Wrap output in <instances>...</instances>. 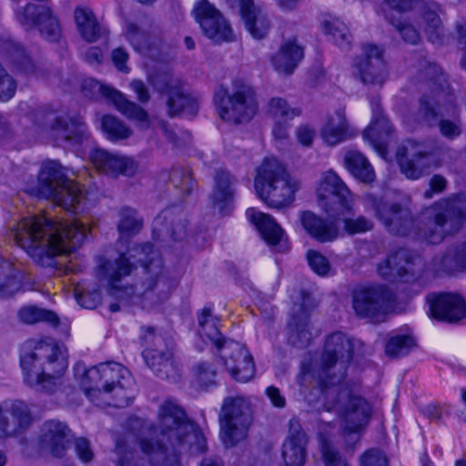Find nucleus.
<instances>
[{
	"instance_id": "40",
	"label": "nucleus",
	"mask_w": 466,
	"mask_h": 466,
	"mask_svg": "<svg viewBox=\"0 0 466 466\" xmlns=\"http://www.w3.org/2000/svg\"><path fill=\"white\" fill-rule=\"evenodd\" d=\"M218 319L211 313L210 309L205 308L198 316L199 334L202 338L209 339L220 351L225 340L218 328Z\"/></svg>"
},
{
	"instance_id": "28",
	"label": "nucleus",
	"mask_w": 466,
	"mask_h": 466,
	"mask_svg": "<svg viewBox=\"0 0 466 466\" xmlns=\"http://www.w3.org/2000/svg\"><path fill=\"white\" fill-rule=\"evenodd\" d=\"M308 438L298 422H290L282 445L283 466H304L308 456Z\"/></svg>"
},
{
	"instance_id": "59",
	"label": "nucleus",
	"mask_w": 466,
	"mask_h": 466,
	"mask_svg": "<svg viewBox=\"0 0 466 466\" xmlns=\"http://www.w3.org/2000/svg\"><path fill=\"white\" fill-rule=\"evenodd\" d=\"M75 449L78 458L83 462H88L92 461L94 453L90 449L89 441L85 438H79L76 440Z\"/></svg>"
},
{
	"instance_id": "54",
	"label": "nucleus",
	"mask_w": 466,
	"mask_h": 466,
	"mask_svg": "<svg viewBox=\"0 0 466 466\" xmlns=\"http://www.w3.org/2000/svg\"><path fill=\"white\" fill-rule=\"evenodd\" d=\"M75 295L77 303L85 309H93L100 301V294L97 290L89 292L86 289H82L80 287H76Z\"/></svg>"
},
{
	"instance_id": "25",
	"label": "nucleus",
	"mask_w": 466,
	"mask_h": 466,
	"mask_svg": "<svg viewBox=\"0 0 466 466\" xmlns=\"http://www.w3.org/2000/svg\"><path fill=\"white\" fill-rule=\"evenodd\" d=\"M422 266L420 256L408 249H399L391 253L378 265V273L385 279H394L397 277H405L409 274L415 276L417 270Z\"/></svg>"
},
{
	"instance_id": "62",
	"label": "nucleus",
	"mask_w": 466,
	"mask_h": 466,
	"mask_svg": "<svg viewBox=\"0 0 466 466\" xmlns=\"http://www.w3.org/2000/svg\"><path fill=\"white\" fill-rule=\"evenodd\" d=\"M298 141L304 147H310L315 137V130L308 126H299L296 130Z\"/></svg>"
},
{
	"instance_id": "64",
	"label": "nucleus",
	"mask_w": 466,
	"mask_h": 466,
	"mask_svg": "<svg viewBox=\"0 0 466 466\" xmlns=\"http://www.w3.org/2000/svg\"><path fill=\"white\" fill-rule=\"evenodd\" d=\"M266 395L269 399L271 404L279 409L284 408L286 405V399L281 394L280 390L275 386H269L266 389Z\"/></svg>"
},
{
	"instance_id": "57",
	"label": "nucleus",
	"mask_w": 466,
	"mask_h": 466,
	"mask_svg": "<svg viewBox=\"0 0 466 466\" xmlns=\"http://www.w3.org/2000/svg\"><path fill=\"white\" fill-rule=\"evenodd\" d=\"M371 228L372 222L362 216L357 218L344 219V229L350 234L363 233Z\"/></svg>"
},
{
	"instance_id": "32",
	"label": "nucleus",
	"mask_w": 466,
	"mask_h": 466,
	"mask_svg": "<svg viewBox=\"0 0 466 466\" xmlns=\"http://www.w3.org/2000/svg\"><path fill=\"white\" fill-rule=\"evenodd\" d=\"M50 136L57 142L81 143L88 137L86 124L80 117L58 116L50 128Z\"/></svg>"
},
{
	"instance_id": "18",
	"label": "nucleus",
	"mask_w": 466,
	"mask_h": 466,
	"mask_svg": "<svg viewBox=\"0 0 466 466\" xmlns=\"http://www.w3.org/2000/svg\"><path fill=\"white\" fill-rule=\"evenodd\" d=\"M150 84L159 93L167 96L168 114L193 116L198 112V102L187 92L181 81L168 73H161L149 78Z\"/></svg>"
},
{
	"instance_id": "20",
	"label": "nucleus",
	"mask_w": 466,
	"mask_h": 466,
	"mask_svg": "<svg viewBox=\"0 0 466 466\" xmlns=\"http://www.w3.org/2000/svg\"><path fill=\"white\" fill-rule=\"evenodd\" d=\"M15 18L25 30L38 27L43 37L49 41H56L60 37L59 22L46 5L27 4L15 10Z\"/></svg>"
},
{
	"instance_id": "42",
	"label": "nucleus",
	"mask_w": 466,
	"mask_h": 466,
	"mask_svg": "<svg viewBox=\"0 0 466 466\" xmlns=\"http://www.w3.org/2000/svg\"><path fill=\"white\" fill-rule=\"evenodd\" d=\"M143 226V219L137 212L128 207H123L118 211L117 229L120 240L137 234Z\"/></svg>"
},
{
	"instance_id": "39",
	"label": "nucleus",
	"mask_w": 466,
	"mask_h": 466,
	"mask_svg": "<svg viewBox=\"0 0 466 466\" xmlns=\"http://www.w3.org/2000/svg\"><path fill=\"white\" fill-rule=\"evenodd\" d=\"M147 365L159 377H168L173 370V352L171 349H147L143 351Z\"/></svg>"
},
{
	"instance_id": "19",
	"label": "nucleus",
	"mask_w": 466,
	"mask_h": 466,
	"mask_svg": "<svg viewBox=\"0 0 466 466\" xmlns=\"http://www.w3.org/2000/svg\"><path fill=\"white\" fill-rule=\"evenodd\" d=\"M194 14L204 35L214 43L221 44L236 40V35L229 22L208 0H198Z\"/></svg>"
},
{
	"instance_id": "16",
	"label": "nucleus",
	"mask_w": 466,
	"mask_h": 466,
	"mask_svg": "<svg viewBox=\"0 0 466 466\" xmlns=\"http://www.w3.org/2000/svg\"><path fill=\"white\" fill-rule=\"evenodd\" d=\"M221 438L227 447L245 439L251 423L249 404L243 397H228L220 413Z\"/></svg>"
},
{
	"instance_id": "50",
	"label": "nucleus",
	"mask_w": 466,
	"mask_h": 466,
	"mask_svg": "<svg viewBox=\"0 0 466 466\" xmlns=\"http://www.w3.org/2000/svg\"><path fill=\"white\" fill-rule=\"evenodd\" d=\"M310 268L319 276H327L331 268L327 258L315 250H309L307 255Z\"/></svg>"
},
{
	"instance_id": "9",
	"label": "nucleus",
	"mask_w": 466,
	"mask_h": 466,
	"mask_svg": "<svg viewBox=\"0 0 466 466\" xmlns=\"http://www.w3.org/2000/svg\"><path fill=\"white\" fill-rule=\"evenodd\" d=\"M420 66L423 67V71L420 73V77L427 82V86L432 93V97L428 95L422 96L416 113L406 117V124L411 128H415L418 125L433 126L439 114L436 106L441 112L447 114L454 115L456 111L454 96L449 89L441 68L427 60L421 61Z\"/></svg>"
},
{
	"instance_id": "4",
	"label": "nucleus",
	"mask_w": 466,
	"mask_h": 466,
	"mask_svg": "<svg viewBox=\"0 0 466 466\" xmlns=\"http://www.w3.org/2000/svg\"><path fill=\"white\" fill-rule=\"evenodd\" d=\"M11 237L36 263L52 266L55 256L80 247L90 228L75 219L71 223L53 220L44 215L23 218L10 228Z\"/></svg>"
},
{
	"instance_id": "17",
	"label": "nucleus",
	"mask_w": 466,
	"mask_h": 466,
	"mask_svg": "<svg viewBox=\"0 0 466 466\" xmlns=\"http://www.w3.org/2000/svg\"><path fill=\"white\" fill-rule=\"evenodd\" d=\"M81 90L85 96L93 99L103 96L111 100L117 110L127 118L135 121L137 126L146 129L149 126L147 113L135 102L129 101L118 90L103 85L94 78H86L81 85Z\"/></svg>"
},
{
	"instance_id": "24",
	"label": "nucleus",
	"mask_w": 466,
	"mask_h": 466,
	"mask_svg": "<svg viewBox=\"0 0 466 466\" xmlns=\"http://www.w3.org/2000/svg\"><path fill=\"white\" fill-rule=\"evenodd\" d=\"M31 422L32 415L25 402L16 400L0 405V437L15 435Z\"/></svg>"
},
{
	"instance_id": "22",
	"label": "nucleus",
	"mask_w": 466,
	"mask_h": 466,
	"mask_svg": "<svg viewBox=\"0 0 466 466\" xmlns=\"http://www.w3.org/2000/svg\"><path fill=\"white\" fill-rule=\"evenodd\" d=\"M421 145L409 140L403 149L406 156H399L398 162L402 174L410 179H419L431 167H440V163L432 161V156L421 148Z\"/></svg>"
},
{
	"instance_id": "3",
	"label": "nucleus",
	"mask_w": 466,
	"mask_h": 466,
	"mask_svg": "<svg viewBox=\"0 0 466 466\" xmlns=\"http://www.w3.org/2000/svg\"><path fill=\"white\" fill-rule=\"evenodd\" d=\"M136 262L141 263L144 267L145 277L135 302L139 303L144 309H150L166 299L174 288V281L165 273L162 259L151 244L147 243L129 248L126 252L97 258V275L106 280L112 289H117L118 282L131 274Z\"/></svg>"
},
{
	"instance_id": "31",
	"label": "nucleus",
	"mask_w": 466,
	"mask_h": 466,
	"mask_svg": "<svg viewBox=\"0 0 466 466\" xmlns=\"http://www.w3.org/2000/svg\"><path fill=\"white\" fill-rule=\"evenodd\" d=\"M393 128L389 119L379 108H373V119L363 131V139L368 142L378 154L385 157L390 141L392 138Z\"/></svg>"
},
{
	"instance_id": "47",
	"label": "nucleus",
	"mask_w": 466,
	"mask_h": 466,
	"mask_svg": "<svg viewBox=\"0 0 466 466\" xmlns=\"http://www.w3.org/2000/svg\"><path fill=\"white\" fill-rule=\"evenodd\" d=\"M425 34L432 44H441L445 37V30L439 15L433 11H427L423 15Z\"/></svg>"
},
{
	"instance_id": "15",
	"label": "nucleus",
	"mask_w": 466,
	"mask_h": 466,
	"mask_svg": "<svg viewBox=\"0 0 466 466\" xmlns=\"http://www.w3.org/2000/svg\"><path fill=\"white\" fill-rule=\"evenodd\" d=\"M360 55L352 59V75L364 86H382L389 76L383 48L375 44L365 43L360 46Z\"/></svg>"
},
{
	"instance_id": "10",
	"label": "nucleus",
	"mask_w": 466,
	"mask_h": 466,
	"mask_svg": "<svg viewBox=\"0 0 466 466\" xmlns=\"http://www.w3.org/2000/svg\"><path fill=\"white\" fill-rule=\"evenodd\" d=\"M360 345V341L342 332L330 334L326 340L319 367L311 373V370L303 365L300 383H311V379L316 380L319 386L342 382L354 351Z\"/></svg>"
},
{
	"instance_id": "1",
	"label": "nucleus",
	"mask_w": 466,
	"mask_h": 466,
	"mask_svg": "<svg viewBox=\"0 0 466 466\" xmlns=\"http://www.w3.org/2000/svg\"><path fill=\"white\" fill-rule=\"evenodd\" d=\"M129 427L138 430L143 458H135L132 451H124L116 446L120 456L119 466H181L177 453L192 447V441L198 442V450L202 451V435L195 430L187 417L185 410L174 400H167L160 404L156 425L147 420L135 418L129 421Z\"/></svg>"
},
{
	"instance_id": "33",
	"label": "nucleus",
	"mask_w": 466,
	"mask_h": 466,
	"mask_svg": "<svg viewBox=\"0 0 466 466\" xmlns=\"http://www.w3.org/2000/svg\"><path fill=\"white\" fill-rule=\"evenodd\" d=\"M304 56L303 47L297 39L285 40L278 52L271 56V63L279 74L291 75Z\"/></svg>"
},
{
	"instance_id": "34",
	"label": "nucleus",
	"mask_w": 466,
	"mask_h": 466,
	"mask_svg": "<svg viewBox=\"0 0 466 466\" xmlns=\"http://www.w3.org/2000/svg\"><path fill=\"white\" fill-rule=\"evenodd\" d=\"M246 214L268 245L271 247L282 246L284 231L271 216L254 208H248Z\"/></svg>"
},
{
	"instance_id": "8",
	"label": "nucleus",
	"mask_w": 466,
	"mask_h": 466,
	"mask_svg": "<svg viewBox=\"0 0 466 466\" xmlns=\"http://www.w3.org/2000/svg\"><path fill=\"white\" fill-rule=\"evenodd\" d=\"M319 387L326 410L337 413L343 433H358L368 425L372 408L348 385L331 382Z\"/></svg>"
},
{
	"instance_id": "53",
	"label": "nucleus",
	"mask_w": 466,
	"mask_h": 466,
	"mask_svg": "<svg viewBox=\"0 0 466 466\" xmlns=\"http://www.w3.org/2000/svg\"><path fill=\"white\" fill-rule=\"evenodd\" d=\"M321 453L325 466H350L347 461L327 441L321 444Z\"/></svg>"
},
{
	"instance_id": "49",
	"label": "nucleus",
	"mask_w": 466,
	"mask_h": 466,
	"mask_svg": "<svg viewBox=\"0 0 466 466\" xmlns=\"http://www.w3.org/2000/svg\"><path fill=\"white\" fill-rule=\"evenodd\" d=\"M127 38L138 52L146 53L150 49L149 36L134 24L127 25Z\"/></svg>"
},
{
	"instance_id": "23",
	"label": "nucleus",
	"mask_w": 466,
	"mask_h": 466,
	"mask_svg": "<svg viewBox=\"0 0 466 466\" xmlns=\"http://www.w3.org/2000/svg\"><path fill=\"white\" fill-rule=\"evenodd\" d=\"M177 208L163 210L153 220V238L170 246L171 240H183L187 236L186 220Z\"/></svg>"
},
{
	"instance_id": "55",
	"label": "nucleus",
	"mask_w": 466,
	"mask_h": 466,
	"mask_svg": "<svg viewBox=\"0 0 466 466\" xmlns=\"http://www.w3.org/2000/svg\"><path fill=\"white\" fill-rule=\"evenodd\" d=\"M360 466H388L385 454L378 449H370L362 454L360 460Z\"/></svg>"
},
{
	"instance_id": "56",
	"label": "nucleus",
	"mask_w": 466,
	"mask_h": 466,
	"mask_svg": "<svg viewBox=\"0 0 466 466\" xmlns=\"http://www.w3.org/2000/svg\"><path fill=\"white\" fill-rule=\"evenodd\" d=\"M195 376L199 386L208 387L214 383L216 371L208 363H200L196 367Z\"/></svg>"
},
{
	"instance_id": "45",
	"label": "nucleus",
	"mask_w": 466,
	"mask_h": 466,
	"mask_svg": "<svg viewBox=\"0 0 466 466\" xmlns=\"http://www.w3.org/2000/svg\"><path fill=\"white\" fill-rule=\"evenodd\" d=\"M414 346V338L410 333L398 331L390 335L385 352L389 357L398 358L408 354Z\"/></svg>"
},
{
	"instance_id": "52",
	"label": "nucleus",
	"mask_w": 466,
	"mask_h": 466,
	"mask_svg": "<svg viewBox=\"0 0 466 466\" xmlns=\"http://www.w3.org/2000/svg\"><path fill=\"white\" fill-rule=\"evenodd\" d=\"M16 83L0 65V100L8 101L15 94Z\"/></svg>"
},
{
	"instance_id": "26",
	"label": "nucleus",
	"mask_w": 466,
	"mask_h": 466,
	"mask_svg": "<svg viewBox=\"0 0 466 466\" xmlns=\"http://www.w3.org/2000/svg\"><path fill=\"white\" fill-rule=\"evenodd\" d=\"M90 160L100 173L110 176L130 177L137 170V164L132 157L110 153L100 148L91 151Z\"/></svg>"
},
{
	"instance_id": "5",
	"label": "nucleus",
	"mask_w": 466,
	"mask_h": 466,
	"mask_svg": "<svg viewBox=\"0 0 466 466\" xmlns=\"http://www.w3.org/2000/svg\"><path fill=\"white\" fill-rule=\"evenodd\" d=\"M20 365L28 386L50 394L66 391L68 385L63 378L68 367L66 350L53 339L25 343Z\"/></svg>"
},
{
	"instance_id": "36",
	"label": "nucleus",
	"mask_w": 466,
	"mask_h": 466,
	"mask_svg": "<svg viewBox=\"0 0 466 466\" xmlns=\"http://www.w3.org/2000/svg\"><path fill=\"white\" fill-rule=\"evenodd\" d=\"M19 319L26 324H34L39 321H46L53 327L59 328L61 333L67 337L70 324L67 319L60 321L57 315L50 310L40 309L35 306H26L18 312Z\"/></svg>"
},
{
	"instance_id": "6",
	"label": "nucleus",
	"mask_w": 466,
	"mask_h": 466,
	"mask_svg": "<svg viewBox=\"0 0 466 466\" xmlns=\"http://www.w3.org/2000/svg\"><path fill=\"white\" fill-rule=\"evenodd\" d=\"M317 193L320 205L325 209L330 220L319 218L311 211L300 215V221L305 230L319 242H330L339 236L338 219L350 211L354 203V198L341 178L332 170L322 174Z\"/></svg>"
},
{
	"instance_id": "46",
	"label": "nucleus",
	"mask_w": 466,
	"mask_h": 466,
	"mask_svg": "<svg viewBox=\"0 0 466 466\" xmlns=\"http://www.w3.org/2000/svg\"><path fill=\"white\" fill-rule=\"evenodd\" d=\"M268 112L274 122H289L300 115V110L297 107H292L283 98H272L268 106Z\"/></svg>"
},
{
	"instance_id": "48",
	"label": "nucleus",
	"mask_w": 466,
	"mask_h": 466,
	"mask_svg": "<svg viewBox=\"0 0 466 466\" xmlns=\"http://www.w3.org/2000/svg\"><path fill=\"white\" fill-rule=\"evenodd\" d=\"M102 128L107 135L108 139L112 141L125 139L131 135V130L113 116L103 117Z\"/></svg>"
},
{
	"instance_id": "14",
	"label": "nucleus",
	"mask_w": 466,
	"mask_h": 466,
	"mask_svg": "<svg viewBox=\"0 0 466 466\" xmlns=\"http://www.w3.org/2000/svg\"><path fill=\"white\" fill-rule=\"evenodd\" d=\"M394 295L385 285L358 287L352 293V307L357 316L371 322H381L390 312Z\"/></svg>"
},
{
	"instance_id": "27",
	"label": "nucleus",
	"mask_w": 466,
	"mask_h": 466,
	"mask_svg": "<svg viewBox=\"0 0 466 466\" xmlns=\"http://www.w3.org/2000/svg\"><path fill=\"white\" fill-rule=\"evenodd\" d=\"M356 134L349 123L343 108L329 114L319 131L323 143L329 147L341 144L354 137Z\"/></svg>"
},
{
	"instance_id": "21",
	"label": "nucleus",
	"mask_w": 466,
	"mask_h": 466,
	"mask_svg": "<svg viewBox=\"0 0 466 466\" xmlns=\"http://www.w3.org/2000/svg\"><path fill=\"white\" fill-rule=\"evenodd\" d=\"M219 357L237 381L247 382L255 375V364L248 350L238 342L230 340L220 349Z\"/></svg>"
},
{
	"instance_id": "30",
	"label": "nucleus",
	"mask_w": 466,
	"mask_h": 466,
	"mask_svg": "<svg viewBox=\"0 0 466 466\" xmlns=\"http://www.w3.org/2000/svg\"><path fill=\"white\" fill-rule=\"evenodd\" d=\"M431 311L435 319L457 322L466 318V302L457 294H440L429 299Z\"/></svg>"
},
{
	"instance_id": "2",
	"label": "nucleus",
	"mask_w": 466,
	"mask_h": 466,
	"mask_svg": "<svg viewBox=\"0 0 466 466\" xmlns=\"http://www.w3.org/2000/svg\"><path fill=\"white\" fill-rule=\"evenodd\" d=\"M365 206L371 209L387 231L396 236L417 235L431 244L440 243L446 235L458 230L466 216V200L460 195L443 198L425 208L414 219L408 201L385 203L373 195L364 197Z\"/></svg>"
},
{
	"instance_id": "11",
	"label": "nucleus",
	"mask_w": 466,
	"mask_h": 466,
	"mask_svg": "<svg viewBox=\"0 0 466 466\" xmlns=\"http://www.w3.org/2000/svg\"><path fill=\"white\" fill-rule=\"evenodd\" d=\"M299 187V181L291 177L275 157L265 158L258 169L255 188L259 198L270 208L289 207Z\"/></svg>"
},
{
	"instance_id": "13",
	"label": "nucleus",
	"mask_w": 466,
	"mask_h": 466,
	"mask_svg": "<svg viewBox=\"0 0 466 466\" xmlns=\"http://www.w3.org/2000/svg\"><path fill=\"white\" fill-rule=\"evenodd\" d=\"M214 104L219 117L226 122H249L257 114L258 100L253 87L243 80H235L232 88L220 86L214 94Z\"/></svg>"
},
{
	"instance_id": "38",
	"label": "nucleus",
	"mask_w": 466,
	"mask_h": 466,
	"mask_svg": "<svg viewBox=\"0 0 466 466\" xmlns=\"http://www.w3.org/2000/svg\"><path fill=\"white\" fill-rule=\"evenodd\" d=\"M75 21L81 36L87 42H96L102 35L103 28L89 8L77 7Z\"/></svg>"
},
{
	"instance_id": "12",
	"label": "nucleus",
	"mask_w": 466,
	"mask_h": 466,
	"mask_svg": "<svg viewBox=\"0 0 466 466\" xmlns=\"http://www.w3.org/2000/svg\"><path fill=\"white\" fill-rule=\"evenodd\" d=\"M36 194L73 212L78 211L77 206L85 199V192L80 185L68 179L64 167L52 160L42 164Z\"/></svg>"
},
{
	"instance_id": "41",
	"label": "nucleus",
	"mask_w": 466,
	"mask_h": 466,
	"mask_svg": "<svg viewBox=\"0 0 466 466\" xmlns=\"http://www.w3.org/2000/svg\"><path fill=\"white\" fill-rule=\"evenodd\" d=\"M322 32L340 48H349L352 42V35L349 28L339 18L330 17L321 23Z\"/></svg>"
},
{
	"instance_id": "51",
	"label": "nucleus",
	"mask_w": 466,
	"mask_h": 466,
	"mask_svg": "<svg viewBox=\"0 0 466 466\" xmlns=\"http://www.w3.org/2000/svg\"><path fill=\"white\" fill-rule=\"evenodd\" d=\"M385 18L389 20L399 31L402 39L410 45H416L420 40V36L419 32L415 29V27L406 22H395L391 18H390L386 14L384 15Z\"/></svg>"
},
{
	"instance_id": "44",
	"label": "nucleus",
	"mask_w": 466,
	"mask_h": 466,
	"mask_svg": "<svg viewBox=\"0 0 466 466\" xmlns=\"http://www.w3.org/2000/svg\"><path fill=\"white\" fill-rule=\"evenodd\" d=\"M20 286L21 280L13 264L0 258V297L12 296Z\"/></svg>"
},
{
	"instance_id": "35",
	"label": "nucleus",
	"mask_w": 466,
	"mask_h": 466,
	"mask_svg": "<svg viewBox=\"0 0 466 466\" xmlns=\"http://www.w3.org/2000/svg\"><path fill=\"white\" fill-rule=\"evenodd\" d=\"M233 180L228 172L218 170L212 193V202L221 215H226L231 208Z\"/></svg>"
},
{
	"instance_id": "43",
	"label": "nucleus",
	"mask_w": 466,
	"mask_h": 466,
	"mask_svg": "<svg viewBox=\"0 0 466 466\" xmlns=\"http://www.w3.org/2000/svg\"><path fill=\"white\" fill-rule=\"evenodd\" d=\"M289 342L295 347L303 348L309 344L312 334L309 327L308 317H293L288 326Z\"/></svg>"
},
{
	"instance_id": "37",
	"label": "nucleus",
	"mask_w": 466,
	"mask_h": 466,
	"mask_svg": "<svg viewBox=\"0 0 466 466\" xmlns=\"http://www.w3.org/2000/svg\"><path fill=\"white\" fill-rule=\"evenodd\" d=\"M344 166L349 172L363 183H371L376 175L367 157L357 150H348L344 154Z\"/></svg>"
},
{
	"instance_id": "7",
	"label": "nucleus",
	"mask_w": 466,
	"mask_h": 466,
	"mask_svg": "<svg viewBox=\"0 0 466 466\" xmlns=\"http://www.w3.org/2000/svg\"><path fill=\"white\" fill-rule=\"evenodd\" d=\"M132 384L129 371L117 362L101 363L84 370L80 381L86 395L96 405H101L99 396L102 393H113L114 402L108 404L118 408L128 406L132 402Z\"/></svg>"
},
{
	"instance_id": "61",
	"label": "nucleus",
	"mask_w": 466,
	"mask_h": 466,
	"mask_svg": "<svg viewBox=\"0 0 466 466\" xmlns=\"http://www.w3.org/2000/svg\"><path fill=\"white\" fill-rule=\"evenodd\" d=\"M112 61L115 66L123 73H128L129 67L126 65L128 60L127 52L121 47L116 48L111 54Z\"/></svg>"
},
{
	"instance_id": "58",
	"label": "nucleus",
	"mask_w": 466,
	"mask_h": 466,
	"mask_svg": "<svg viewBox=\"0 0 466 466\" xmlns=\"http://www.w3.org/2000/svg\"><path fill=\"white\" fill-rule=\"evenodd\" d=\"M441 134L448 139H455L461 133V123L459 119H442L439 123Z\"/></svg>"
},
{
	"instance_id": "63",
	"label": "nucleus",
	"mask_w": 466,
	"mask_h": 466,
	"mask_svg": "<svg viewBox=\"0 0 466 466\" xmlns=\"http://www.w3.org/2000/svg\"><path fill=\"white\" fill-rule=\"evenodd\" d=\"M130 88L137 95V98L141 103H147L150 99V95L148 92V88L145 85V83L138 79H134L129 84Z\"/></svg>"
},
{
	"instance_id": "60",
	"label": "nucleus",
	"mask_w": 466,
	"mask_h": 466,
	"mask_svg": "<svg viewBox=\"0 0 466 466\" xmlns=\"http://www.w3.org/2000/svg\"><path fill=\"white\" fill-rule=\"evenodd\" d=\"M447 186V179L441 175H434L430 180V189L426 190L424 197L431 198L433 194L441 193Z\"/></svg>"
},
{
	"instance_id": "29",
	"label": "nucleus",
	"mask_w": 466,
	"mask_h": 466,
	"mask_svg": "<svg viewBox=\"0 0 466 466\" xmlns=\"http://www.w3.org/2000/svg\"><path fill=\"white\" fill-rule=\"evenodd\" d=\"M70 430L68 426L60 420H46L39 436L41 447L55 457H63L66 453Z\"/></svg>"
}]
</instances>
